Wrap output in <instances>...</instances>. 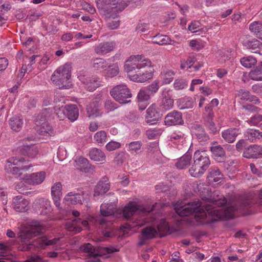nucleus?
<instances>
[{
	"label": "nucleus",
	"instance_id": "1",
	"mask_svg": "<svg viewBox=\"0 0 262 262\" xmlns=\"http://www.w3.org/2000/svg\"><path fill=\"white\" fill-rule=\"evenodd\" d=\"M226 199L219 192H215L213 196L207 198L203 202L197 201L186 204L181 201L174 206L176 213L180 216H187L195 213L198 222L204 224L207 213L212 217V221H217L226 217L227 211L223 208L226 204Z\"/></svg>",
	"mask_w": 262,
	"mask_h": 262
},
{
	"label": "nucleus",
	"instance_id": "2",
	"mask_svg": "<svg viewBox=\"0 0 262 262\" xmlns=\"http://www.w3.org/2000/svg\"><path fill=\"white\" fill-rule=\"evenodd\" d=\"M124 70L130 80L140 83L151 79L154 72L151 61L142 55L130 56L125 62Z\"/></svg>",
	"mask_w": 262,
	"mask_h": 262
},
{
	"label": "nucleus",
	"instance_id": "3",
	"mask_svg": "<svg viewBox=\"0 0 262 262\" xmlns=\"http://www.w3.org/2000/svg\"><path fill=\"white\" fill-rule=\"evenodd\" d=\"M43 227L39 222L33 221L25 230L20 232L18 238L21 243H26L33 237L39 236L32 242L34 250L36 248L45 249L47 246L56 244L59 238L49 239L46 236L43 235Z\"/></svg>",
	"mask_w": 262,
	"mask_h": 262
},
{
	"label": "nucleus",
	"instance_id": "4",
	"mask_svg": "<svg viewBox=\"0 0 262 262\" xmlns=\"http://www.w3.org/2000/svg\"><path fill=\"white\" fill-rule=\"evenodd\" d=\"M115 207V205L114 202L102 204L100 213L102 216H100L96 220V222L101 226L102 234L105 237H113L116 234V230L113 226V223L107 221L104 217L107 216L114 217Z\"/></svg>",
	"mask_w": 262,
	"mask_h": 262
},
{
	"label": "nucleus",
	"instance_id": "5",
	"mask_svg": "<svg viewBox=\"0 0 262 262\" xmlns=\"http://www.w3.org/2000/svg\"><path fill=\"white\" fill-rule=\"evenodd\" d=\"M79 250L88 253L90 257L85 262H100L99 257H108V254L119 251V249L113 246L96 248L90 243L84 244L79 247Z\"/></svg>",
	"mask_w": 262,
	"mask_h": 262
},
{
	"label": "nucleus",
	"instance_id": "6",
	"mask_svg": "<svg viewBox=\"0 0 262 262\" xmlns=\"http://www.w3.org/2000/svg\"><path fill=\"white\" fill-rule=\"evenodd\" d=\"M71 69V64L69 63L59 67L51 76L53 83L59 89H70L72 86L70 81Z\"/></svg>",
	"mask_w": 262,
	"mask_h": 262
},
{
	"label": "nucleus",
	"instance_id": "7",
	"mask_svg": "<svg viewBox=\"0 0 262 262\" xmlns=\"http://www.w3.org/2000/svg\"><path fill=\"white\" fill-rule=\"evenodd\" d=\"M111 96L117 102L126 104L130 102L132 96L130 90L125 84H119L114 87L110 92Z\"/></svg>",
	"mask_w": 262,
	"mask_h": 262
},
{
	"label": "nucleus",
	"instance_id": "8",
	"mask_svg": "<svg viewBox=\"0 0 262 262\" xmlns=\"http://www.w3.org/2000/svg\"><path fill=\"white\" fill-rule=\"evenodd\" d=\"M157 205L156 203L153 205L151 209L141 208V206L137 205L135 202H130L125 206L123 210V216L126 220L130 219L138 211L150 212L154 210V208Z\"/></svg>",
	"mask_w": 262,
	"mask_h": 262
},
{
	"label": "nucleus",
	"instance_id": "9",
	"mask_svg": "<svg viewBox=\"0 0 262 262\" xmlns=\"http://www.w3.org/2000/svg\"><path fill=\"white\" fill-rule=\"evenodd\" d=\"M97 7L101 14L108 18L112 17L114 13L119 11L117 6H113L110 3H106V0L97 2Z\"/></svg>",
	"mask_w": 262,
	"mask_h": 262
},
{
	"label": "nucleus",
	"instance_id": "10",
	"mask_svg": "<svg viewBox=\"0 0 262 262\" xmlns=\"http://www.w3.org/2000/svg\"><path fill=\"white\" fill-rule=\"evenodd\" d=\"M164 122L165 124L167 126L183 124L184 121L182 114L176 111L169 113L165 117Z\"/></svg>",
	"mask_w": 262,
	"mask_h": 262
},
{
	"label": "nucleus",
	"instance_id": "11",
	"mask_svg": "<svg viewBox=\"0 0 262 262\" xmlns=\"http://www.w3.org/2000/svg\"><path fill=\"white\" fill-rule=\"evenodd\" d=\"M26 141L27 139L19 141V143L21 145L20 147V151L25 156L32 158H34L37 154V148L34 143L27 144Z\"/></svg>",
	"mask_w": 262,
	"mask_h": 262
},
{
	"label": "nucleus",
	"instance_id": "12",
	"mask_svg": "<svg viewBox=\"0 0 262 262\" xmlns=\"http://www.w3.org/2000/svg\"><path fill=\"white\" fill-rule=\"evenodd\" d=\"M239 204L242 209L250 207L254 204L262 205V189L258 192L255 199L250 195L246 196L240 201Z\"/></svg>",
	"mask_w": 262,
	"mask_h": 262
},
{
	"label": "nucleus",
	"instance_id": "13",
	"mask_svg": "<svg viewBox=\"0 0 262 262\" xmlns=\"http://www.w3.org/2000/svg\"><path fill=\"white\" fill-rule=\"evenodd\" d=\"M162 115L156 105L152 104L146 110V121L148 123L154 124L162 117Z\"/></svg>",
	"mask_w": 262,
	"mask_h": 262
},
{
	"label": "nucleus",
	"instance_id": "14",
	"mask_svg": "<svg viewBox=\"0 0 262 262\" xmlns=\"http://www.w3.org/2000/svg\"><path fill=\"white\" fill-rule=\"evenodd\" d=\"M193 160L197 164L200 165L205 169H207L210 164L209 156L205 150L196 151L194 154Z\"/></svg>",
	"mask_w": 262,
	"mask_h": 262
},
{
	"label": "nucleus",
	"instance_id": "15",
	"mask_svg": "<svg viewBox=\"0 0 262 262\" xmlns=\"http://www.w3.org/2000/svg\"><path fill=\"white\" fill-rule=\"evenodd\" d=\"M83 194V191L78 193L70 192L65 196L63 201L68 206L77 204H82L84 200Z\"/></svg>",
	"mask_w": 262,
	"mask_h": 262
},
{
	"label": "nucleus",
	"instance_id": "16",
	"mask_svg": "<svg viewBox=\"0 0 262 262\" xmlns=\"http://www.w3.org/2000/svg\"><path fill=\"white\" fill-rule=\"evenodd\" d=\"M15 157H12L7 160L4 166V169L6 173L12 174L15 178L21 179L23 173L22 172H18L17 171L16 165H15Z\"/></svg>",
	"mask_w": 262,
	"mask_h": 262
},
{
	"label": "nucleus",
	"instance_id": "17",
	"mask_svg": "<svg viewBox=\"0 0 262 262\" xmlns=\"http://www.w3.org/2000/svg\"><path fill=\"white\" fill-rule=\"evenodd\" d=\"M51 195L54 204L59 208L60 205V201L62 195V185L60 182H56L52 186Z\"/></svg>",
	"mask_w": 262,
	"mask_h": 262
},
{
	"label": "nucleus",
	"instance_id": "18",
	"mask_svg": "<svg viewBox=\"0 0 262 262\" xmlns=\"http://www.w3.org/2000/svg\"><path fill=\"white\" fill-rule=\"evenodd\" d=\"M46 173L44 171L33 173L30 176H22L21 179L25 180L28 183L33 185L41 184L45 180Z\"/></svg>",
	"mask_w": 262,
	"mask_h": 262
},
{
	"label": "nucleus",
	"instance_id": "19",
	"mask_svg": "<svg viewBox=\"0 0 262 262\" xmlns=\"http://www.w3.org/2000/svg\"><path fill=\"white\" fill-rule=\"evenodd\" d=\"M75 166L85 173L90 172L95 168L94 166L92 165L86 158L81 157L75 160Z\"/></svg>",
	"mask_w": 262,
	"mask_h": 262
},
{
	"label": "nucleus",
	"instance_id": "20",
	"mask_svg": "<svg viewBox=\"0 0 262 262\" xmlns=\"http://www.w3.org/2000/svg\"><path fill=\"white\" fill-rule=\"evenodd\" d=\"M79 79L84 85L85 89L90 92L95 90L100 85L98 78L96 77L80 76Z\"/></svg>",
	"mask_w": 262,
	"mask_h": 262
},
{
	"label": "nucleus",
	"instance_id": "21",
	"mask_svg": "<svg viewBox=\"0 0 262 262\" xmlns=\"http://www.w3.org/2000/svg\"><path fill=\"white\" fill-rule=\"evenodd\" d=\"M89 157L90 159L100 164H103L106 160V155L105 153L100 149L98 148H92L89 151Z\"/></svg>",
	"mask_w": 262,
	"mask_h": 262
},
{
	"label": "nucleus",
	"instance_id": "22",
	"mask_svg": "<svg viewBox=\"0 0 262 262\" xmlns=\"http://www.w3.org/2000/svg\"><path fill=\"white\" fill-rule=\"evenodd\" d=\"M86 111L89 117L96 118L101 116L103 113L100 108L99 102L97 101H93L87 106Z\"/></svg>",
	"mask_w": 262,
	"mask_h": 262
},
{
	"label": "nucleus",
	"instance_id": "23",
	"mask_svg": "<svg viewBox=\"0 0 262 262\" xmlns=\"http://www.w3.org/2000/svg\"><path fill=\"white\" fill-rule=\"evenodd\" d=\"M29 202L22 196H16L13 200V207L17 212H25L27 210Z\"/></svg>",
	"mask_w": 262,
	"mask_h": 262
},
{
	"label": "nucleus",
	"instance_id": "24",
	"mask_svg": "<svg viewBox=\"0 0 262 262\" xmlns=\"http://www.w3.org/2000/svg\"><path fill=\"white\" fill-rule=\"evenodd\" d=\"M115 47L113 41H107L99 43L95 48V52L98 55H104L112 51Z\"/></svg>",
	"mask_w": 262,
	"mask_h": 262
},
{
	"label": "nucleus",
	"instance_id": "25",
	"mask_svg": "<svg viewBox=\"0 0 262 262\" xmlns=\"http://www.w3.org/2000/svg\"><path fill=\"white\" fill-rule=\"evenodd\" d=\"M238 132V129L236 128H229L222 131V137L226 142L231 143L235 141L239 134Z\"/></svg>",
	"mask_w": 262,
	"mask_h": 262
},
{
	"label": "nucleus",
	"instance_id": "26",
	"mask_svg": "<svg viewBox=\"0 0 262 262\" xmlns=\"http://www.w3.org/2000/svg\"><path fill=\"white\" fill-rule=\"evenodd\" d=\"M210 150L214 159L219 162L224 160L225 157V151L224 148L217 143H214L210 147Z\"/></svg>",
	"mask_w": 262,
	"mask_h": 262
},
{
	"label": "nucleus",
	"instance_id": "27",
	"mask_svg": "<svg viewBox=\"0 0 262 262\" xmlns=\"http://www.w3.org/2000/svg\"><path fill=\"white\" fill-rule=\"evenodd\" d=\"M173 99L168 94V91L163 92L162 98L160 103V108L164 111H168L173 107Z\"/></svg>",
	"mask_w": 262,
	"mask_h": 262
},
{
	"label": "nucleus",
	"instance_id": "28",
	"mask_svg": "<svg viewBox=\"0 0 262 262\" xmlns=\"http://www.w3.org/2000/svg\"><path fill=\"white\" fill-rule=\"evenodd\" d=\"M38 133L44 137H49L55 135L56 132L53 127L48 122H43L41 125L38 126L37 128Z\"/></svg>",
	"mask_w": 262,
	"mask_h": 262
},
{
	"label": "nucleus",
	"instance_id": "29",
	"mask_svg": "<svg viewBox=\"0 0 262 262\" xmlns=\"http://www.w3.org/2000/svg\"><path fill=\"white\" fill-rule=\"evenodd\" d=\"M15 244L13 239L0 242V256L7 257L11 254L12 246Z\"/></svg>",
	"mask_w": 262,
	"mask_h": 262
},
{
	"label": "nucleus",
	"instance_id": "30",
	"mask_svg": "<svg viewBox=\"0 0 262 262\" xmlns=\"http://www.w3.org/2000/svg\"><path fill=\"white\" fill-rule=\"evenodd\" d=\"M152 42L160 45H175L177 42L173 40H171L170 38L167 36L160 34H158L155 36L151 37Z\"/></svg>",
	"mask_w": 262,
	"mask_h": 262
},
{
	"label": "nucleus",
	"instance_id": "31",
	"mask_svg": "<svg viewBox=\"0 0 262 262\" xmlns=\"http://www.w3.org/2000/svg\"><path fill=\"white\" fill-rule=\"evenodd\" d=\"M191 160V155L190 153L187 152L178 160L177 162L175 163V166L180 169H185L190 165Z\"/></svg>",
	"mask_w": 262,
	"mask_h": 262
},
{
	"label": "nucleus",
	"instance_id": "32",
	"mask_svg": "<svg viewBox=\"0 0 262 262\" xmlns=\"http://www.w3.org/2000/svg\"><path fill=\"white\" fill-rule=\"evenodd\" d=\"M110 184L107 181H100L96 186L94 195L99 196L105 193L110 189Z\"/></svg>",
	"mask_w": 262,
	"mask_h": 262
},
{
	"label": "nucleus",
	"instance_id": "33",
	"mask_svg": "<svg viewBox=\"0 0 262 262\" xmlns=\"http://www.w3.org/2000/svg\"><path fill=\"white\" fill-rule=\"evenodd\" d=\"M207 178L211 182H217L223 178V174L218 167H213L210 168Z\"/></svg>",
	"mask_w": 262,
	"mask_h": 262
},
{
	"label": "nucleus",
	"instance_id": "34",
	"mask_svg": "<svg viewBox=\"0 0 262 262\" xmlns=\"http://www.w3.org/2000/svg\"><path fill=\"white\" fill-rule=\"evenodd\" d=\"M244 136L252 142H255L257 139L262 138V132L259 130L249 128L244 133Z\"/></svg>",
	"mask_w": 262,
	"mask_h": 262
},
{
	"label": "nucleus",
	"instance_id": "35",
	"mask_svg": "<svg viewBox=\"0 0 262 262\" xmlns=\"http://www.w3.org/2000/svg\"><path fill=\"white\" fill-rule=\"evenodd\" d=\"M250 78L254 81H262V62L249 73Z\"/></svg>",
	"mask_w": 262,
	"mask_h": 262
},
{
	"label": "nucleus",
	"instance_id": "36",
	"mask_svg": "<svg viewBox=\"0 0 262 262\" xmlns=\"http://www.w3.org/2000/svg\"><path fill=\"white\" fill-rule=\"evenodd\" d=\"M67 118L71 121H75L79 116V111L75 104L67 105Z\"/></svg>",
	"mask_w": 262,
	"mask_h": 262
},
{
	"label": "nucleus",
	"instance_id": "37",
	"mask_svg": "<svg viewBox=\"0 0 262 262\" xmlns=\"http://www.w3.org/2000/svg\"><path fill=\"white\" fill-rule=\"evenodd\" d=\"M258 148L257 145H250L243 152V157L246 158H258Z\"/></svg>",
	"mask_w": 262,
	"mask_h": 262
},
{
	"label": "nucleus",
	"instance_id": "38",
	"mask_svg": "<svg viewBox=\"0 0 262 262\" xmlns=\"http://www.w3.org/2000/svg\"><path fill=\"white\" fill-rule=\"evenodd\" d=\"M250 30L258 38L262 39V22L255 21L249 26Z\"/></svg>",
	"mask_w": 262,
	"mask_h": 262
},
{
	"label": "nucleus",
	"instance_id": "39",
	"mask_svg": "<svg viewBox=\"0 0 262 262\" xmlns=\"http://www.w3.org/2000/svg\"><path fill=\"white\" fill-rule=\"evenodd\" d=\"M193 133L201 142L207 141L209 139L204 128L200 125H196L194 127Z\"/></svg>",
	"mask_w": 262,
	"mask_h": 262
},
{
	"label": "nucleus",
	"instance_id": "40",
	"mask_svg": "<svg viewBox=\"0 0 262 262\" xmlns=\"http://www.w3.org/2000/svg\"><path fill=\"white\" fill-rule=\"evenodd\" d=\"M9 124L14 131L19 132L23 124V119L19 116H14L10 119Z\"/></svg>",
	"mask_w": 262,
	"mask_h": 262
},
{
	"label": "nucleus",
	"instance_id": "41",
	"mask_svg": "<svg viewBox=\"0 0 262 262\" xmlns=\"http://www.w3.org/2000/svg\"><path fill=\"white\" fill-rule=\"evenodd\" d=\"M206 170V169L202 167V166L197 164L196 162H194L193 164L189 169V171L191 176L194 177H200Z\"/></svg>",
	"mask_w": 262,
	"mask_h": 262
},
{
	"label": "nucleus",
	"instance_id": "42",
	"mask_svg": "<svg viewBox=\"0 0 262 262\" xmlns=\"http://www.w3.org/2000/svg\"><path fill=\"white\" fill-rule=\"evenodd\" d=\"M119 72V68L117 64H113L108 66V68L103 71L104 76L113 78L116 76Z\"/></svg>",
	"mask_w": 262,
	"mask_h": 262
},
{
	"label": "nucleus",
	"instance_id": "43",
	"mask_svg": "<svg viewBox=\"0 0 262 262\" xmlns=\"http://www.w3.org/2000/svg\"><path fill=\"white\" fill-rule=\"evenodd\" d=\"M15 165L18 172H21V170H27L32 167L31 164H29V162L24 159H18L15 157Z\"/></svg>",
	"mask_w": 262,
	"mask_h": 262
},
{
	"label": "nucleus",
	"instance_id": "44",
	"mask_svg": "<svg viewBox=\"0 0 262 262\" xmlns=\"http://www.w3.org/2000/svg\"><path fill=\"white\" fill-rule=\"evenodd\" d=\"M78 222H81L80 219H77L71 222H67L66 224V228L70 231L76 233L80 232L81 231V228L79 225Z\"/></svg>",
	"mask_w": 262,
	"mask_h": 262
},
{
	"label": "nucleus",
	"instance_id": "45",
	"mask_svg": "<svg viewBox=\"0 0 262 262\" xmlns=\"http://www.w3.org/2000/svg\"><path fill=\"white\" fill-rule=\"evenodd\" d=\"M261 43L259 40L254 39L251 40L246 41L244 43V45L247 48L251 50L252 52L256 53Z\"/></svg>",
	"mask_w": 262,
	"mask_h": 262
},
{
	"label": "nucleus",
	"instance_id": "46",
	"mask_svg": "<svg viewBox=\"0 0 262 262\" xmlns=\"http://www.w3.org/2000/svg\"><path fill=\"white\" fill-rule=\"evenodd\" d=\"M240 61L242 66L247 68H251L257 62L256 58L251 56L244 57L241 58Z\"/></svg>",
	"mask_w": 262,
	"mask_h": 262
},
{
	"label": "nucleus",
	"instance_id": "47",
	"mask_svg": "<svg viewBox=\"0 0 262 262\" xmlns=\"http://www.w3.org/2000/svg\"><path fill=\"white\" fill-rule=\"evenodd\" d=\"M106 61L101 58H96L93 60V67L96 70H101L107 67Z\"/></svg>",
	"mask_w": 262,
	"mask_h": 262
},
{
	"label": "nucleus",
	"instance_id": "48",
	"mask_svg": "<svg viewBox=\"0 0 262 262\" xmlns=\"http://www.w3.org/2000/svg\"><path fill=\"white\" fill-rule=\"evenodd\" d=\"M184 134L180 130H177L172 133L170 136V140L173 143H179L183 142L184 139Z\"/></svg>",
	"mask_w": 262,
	"mask_h": 262
},
{
	"label": "nucleus",
	"instance_id": "49",
	"mask_svg": "<svg viewBox=\"0 0 262 262\" xmlns=\"http://www.w3.org/2000/svg\"><path fill=\"white\" fill-rule=\"evenodd\" d=\"M157 234L156 229L152 227H147L142 230V235L145 237L146 238H152L156 236Z\"/></svg>",
	"mask_w": 262,
	"mask_h": 262
},
{
	"label": "nucleus",
	"instance_id": "50",
	"mask_svg": "<svg viewBox=\"0 0 262 262\" xmlns=\"http://www.w3.org/2000/svg\"><path fill=\"white\" fill-rule=\"evenodd\" d=\"M151 95L148 93V92L144 89H141L139 91L138 96L137 99L138 102H144L147 101L150 99V97Z\"/></svg>",
	"mask_w": 262,
	"mask_h": 262
},
{
	"label": "nucleus",
	"instance_id": "51",
	"mask_svg": "<svg viewBox=\"0 0 262 262\" xmlns=\"http://www.w3.org/2000/svg\"><path fill=\"white\" fill-rule=\"evenodd\" d=\"M106 132L104 130H100L95 134L94 139L98 144H103L106 141Z\"/></svg>",
	"mask_w": 262,
	"mask_h": 262
},
{
	"label": "nucleus",
	"instance_id": "52",
	"mask_svg": "<svg viewBox=\"0 0 262 262\" xmlns=\"http://www.w3.org/2000/svg\"><path fill=\"white\" fill-rule=\"evenodd\" d=\"M142 146V143L141 141H133L127 145L128 150L132 153L136 152L137 154L138 151L141 149Z\"/></svg>",
	"mask_w": 262,
	"mask_h": 262
},
{
	"label": "nucleus",
	"instance_id": "53",
	"mask_svg": "<svg viewBox=\"0 0 262 262\" xmlns=\"http://www.w3.org/2000/svg\"><path fill=\"white\" fill-rule=\"evenodd\" d=\"M181 103L179 105L180 110L191 108L193 106V101L191 98H186L180 100Z\"/></svg>",
	"mask_w": 262,
	"mask_h": 262
},
{
	"label": "nucleus",
	"instance_id": "54",
	"mask_svg": "<svg viewBox=\"0 0 262 262\" xmlns=\"http://www.w3.org/2000/svg\"><path fill=\"white\" fill-rule=\"evenodd\" d=\"M160 82L158 80H155L150 84L148 85L145 90L149 93L151 96H153L158 91L160 85Z\"/></svg>",
	"mask_w": 262,
	"mask_h": 262
},
{
	"label": "nucleus",
	"instance_id": "55",
	"mask_svg": "<svg viewBox=\"0 0 262 262\" xmlns=\"http://www.w3.org/2000/svg\"><path fill=\"white\" fill-rule=\"evenodd\" d=\"M188 86L187 81L184 79H177L174 81L173 87L176 90H182Z\"/></svg>",
	"mask_w": 262,
	"mask_h": 262
},
{
	"label": "nucleus",
	"instance_id": "56",
	"mask_svg": "<svg viewBox=\"0 0 262 262\" xmlns=\"http://www.w3.org/2000/svg\"><path fill=\"white\" fill-rule=\"evenodd\" d=\"M204 115V120L213 119L214 114L211 105H207L205 107Z\"/></svg>",
	"mask_w": 262,
	"mask_h": 262
},
{
	"label": "nucleus",
	"instance_id": "57",
	"mask_svg": "<svg viewBox=\"0 0 262 262\" xmlns=\"http://www.w3.org/2000/svg\"><path fill=\"white\" fill-rule=\"evenodd\" d=\"M204 125L210 133L215 134L217 132V127L213 119L204 120Z\"/></svg>",
	"mask_w": 262,
	"mask_h": 262
},
{
	"label": "nucleus",
	"instance_id": "58",
	"mask_svg": "<svg viewBox=\"0 0 262 262\" xmlns=\"http://www.w3.org/2000/svg\"><path fill=\"white\" fill-rule=\"evenodd\" d=\"M57 117L60 120H63L67 118V105L55 108Z\"/></svg>",
	"mask_w": 262,
	"mask_h": 262
},
{
	"label": "nucleus",
	"instance_id": "59",
	"mask_svg": "<svg viewBox=\"0 0 262 262\" xmlns=\"http://www.w3.org/2000/svg\"><path fill=\"white\" fill-rule=\"evenodd\" d=\"M174 73L171 71H167L162 75L163 83L165 84L170 83L173 79Z\"/></svg>",
	"mask_w": 262,
	"mask_h": 262
},
{
	"label": "nucleus",
	"instance_id": "60",
	"mask_svg": "<svg viewBox=\"0 0 262 262\" xmlns=\"http://www.w3.org/2000/svg\"><path fill=\"white\" fill-rule=\"evenodd\" d=\"M158 230L159 232H167L169 230V227L168 223L164 219L160 221L158 225Z\"/></svg>",
	"mask_w": 262,
	"mask_h": 262
},
{
	"label": "nucleus",
	"instance_id": "61",
	"mask_svg": "<svg viewBox=\"0 0 262 262\" xmlns=\"http://www.w3.org/2000/svg\"><path fill=\"white\" fill-rule=\"evenodd\" d=\"M24 262H49V260L44 259L40 255L34 254Z\"/></svg>",
	"mask_w": 262,
	"mask_h": 262
},
{
	"label": "nucleus",
	"instance_id": "62",
	"mask_svg": "<svg viewBox=\"0 0 262 262\" xmlns=\"http://www.w3.org/2000/svg\"><path fill=\"white\" fill-rule=\"evenodd\" d=\"M262 121V115L259 114H256L252 117L249 120V124L253 125H257L259 124H261L260 122Z\"/></svg>",
	"mask_w": 262,
	"mask_h": 262
},
{
	"label": "nucleus",
	"instance_id": "63",
	"mask_svg": "<svg viewBox=\"0 0 262 262\" xmlns=\"http://www.w3.org/2000/svg\"><path fill=\"white\" fill-rule=\"evenodd\" d=\"M121 147V144L116 141H110L105 146L106 149L108 151H113Z\"/></svg>",
	"mask_w": 262,
	"mask_h": 262
},
{
	"label": "nucleus",
	"instance_id": "64",
	"mask_svg": "<svg viewBox=\"0 0 262 262\" xmlns=\"http://www.w3.org/2000/svg\"><path fill=\"white\" fill-rule=\"evenodd\" d=\"M251 91L253 93L262 97V83L253 84L252 86Z\"/></svg>",
	"mask_w": 262,
	"mask_h": 262
}]
</instances>
